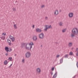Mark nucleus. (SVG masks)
<instances>
[{
    "label": "nucleus",
    "mask_w": 78,
    "mask_h": 78,
    "mask_svg": "<svg viewBox=\"0 0 78 78\" xmlns=\"http://www.w3.org/2000/svg\"><path fill=\"white\" fill-rule=\"evenodd\" d=\"M53 73L52 72H51V75H53Z\"/></svg>",
    "instance_id": "79ce46f5"
},
{
    "label": "nucleus",
    "mask_w": 78,
    "mask_h": 78,
    "mask_svg": "<svg viewBox=\"0 0 78 78\" xmlns=\"http://www.w3.org/2000/svg\"><path fill=\"white\" fill-rule=\"evenodd\" d=\"M33 41H36L37 40V36L35 35L33 37Z\"/></svg>",
    "instance_id": "423d86ee"
},
{
    "label": "nucleus",
    "mask_w": 78,
    "mask_h": 78,
    "mask_svg": "<svg viewBox=\"0 0 78 78\" xmlns=\"http://www.w3.org/2000/svg\"><path fill=\"white\" fill-rule=\"evenodd\" d=\"M66 31V29H64L63 30H62V32L63 33H65Z\"/></svg>",
    "instance_id": "412c9836"
},
{
    "label": "nucleus",
    "mask_w": 78,
    "mask_h": 78,
    "mask_svg": "<svg viewBox=\"0 0 78 78\" xmlns=\"http://www.w3.org/2000/svg\"><path fill=\"white\" fill-rule=\"evenodd\" d=\"M76 56H78V53H76Z\"/></svg>",
    "instance_id": "a19ab883"
},
{
    "label": "nucleus",
    "mask_w": 78,
    "mask_h": 78,
    "mask_svg": "<svg viewBox=\"0 0 78 78\" xmlns=\"http://www.w3.org/2000/svg\"><path fill=\"white\" fill-rule=\"evenodd\" d=\"M57 73V72L56 73H55V74L54 75L52 78H56V76H57V75H56Z\"/></svg>",
    "instance_id": "dca6fc26"
},
{
    "label": "nucleus",
    "mask_w": 78,
    "mask_h": 78,
    "mask_svg": "<svg viewBox=\"0 0 78 78\" xmlns=\"http://www.w3.org/2000/svg\"><path fill=\"white\" fill-rule=\"evenodd\" d=\"M1 39L2 40H5V37L2 35V36H1Z\"/></svg>",
    "instance_id": "f8f14e48"
},
{
    "label": "nucleus",
    "mask_w": 78,
    "mask_h": 78,
    "mask_svg": "<svg viewBox=\"0 0 78 78\" xmlns=\"http://www.w3.org/2000/svg\"><path fill=\"white\" fill-rule=\"evenodd\" d=\"M9 38L10 39H11L12 42H14L15 41V38L14 37L10 35L9 37Z\"/></svg>",
    "instance_id": "39448f33"
},
{
    "label": "nucleus",
    "mask_w": 78,
    "mask_h": 78,
    "mask_svg": "<svg viewBox=\"0 0 78 78\" xmlns=\"http://www.w3.org/2000/svg\"><path fill=\"white\" fill-rule=\"evenodd\" d=\"M32 45H34V43L33 42H31L30 43H27L26 44L24 47L26 50L31 51V48L32 47Z\"/></svg>",
    "instance_id": "f257e3e1"
},
{
    "label": "nucleus",
    "mask_w": 78,
    "mask_h": 78,
    "mask_svg": "<svg viewBox=\"0 0 78 78\" xmlns=\"http://www.w3.org/2000/svg\"><path fill=\"white\" fill-rule=\"evenodd\" d=\"M72 34H71V37H73L75 36V35H77L78 34V30L76 28H74L72 31Z\"/></svg>",
    "instance_id": "f03ea898"
},
{
    "label": "nucleus",
    "mask_w": 78,
    "mask_h": 78,
    "mask_svg": "<svg viewBox=\"0 0 78 78\" xmlns=\"http://www.w3.org/2000/svg\"><path fill=\"white\" fill-rule=\"evenodd\" d=\"M26 44V43H22L21 44V47L22 48H23L24 47H25V45Z\"/></svg>",
    "instance_id": "9b49d317"
},
{
    "label": "nucleus",
    "mask_w": 78,
    "mask_h": 78,
    "mask_svg": "<svg viewBox=\"0 0 78 78\" xmlns=\"http://www.w3.org/2000/svg\"><path fill=\"white\" fill-rule=\"evenodd\" d=\"M75 77H76V76H75L73 78H75Z\"/></svg>",
    "instance_id": "ea45409f"
},
{
    "label": "nucleus",
    "mask_w": 78,
    "mask_h": 78,
    "mask_svg": "<svg viewBox=\"0 0 78 78\" xmlns=\"http://www.w3.org/2000/svg\"><path fill=\"white\" fill-rule=\"evenodd\" d=\"M41 47H42V45H41Z\"/></svg>",
    "instance_id": "a18cd8bd"
},
{
    "label": "nucleus",
    "mask_w": 78,
    "mask_h": 78,
    "mask_svg": "<svg viewBox=\"0 0 78 78\" xmlns=\"http://www.w3.org/2000/svg\"><path fill=\"white\" fill-rule=\"evenodd\" d=\"M22 62H23V63H24L25 62V59H23L22 60Z\"/></svg>",
    "instance_id": "2f4dec72"
},
{
    "label": "nucleus",
    "mask_w": 78,
    "mask_h": 78,
    "mask_svg": "<svg viewBox=\"0 0 78 78\" xmlns=\"http://www.w3.org/2000/svg\"><path fill=\"white\" fill-rule=\"evenodd\" d=\"M59 55H57L56 57L57 58H58L59 57Z\"/></svg>",
    "instance_id": "e433bc0d"
},
{
    "label": "nucleus",
    "mask_w": 78,
    "mask_h": 78,
    "mask_svg": "<svg viewBox=\"0 0 78 78\" xmlns=\"http://www.w3.org/2000/svg\"><path fill=\"white\" fill-rule=\"evenodd\" d=\"M54 69H55V68L54 67H53L51 69V70L52 71H53V70H54Z\"/></svg>",
    "instance_id": "cd10ccee"
},
{
    "label": "nucleus",
    "mask_w": 78,
    "mask_h": 78,
    "mask_svg": "<svg viewBox=\"0 0 78 78\" xmlns=\"http://www.w3.org/2000/svg\"><path fill=\"white\" fill-rule=\"evenodd\" d=\"M12 51V49L11 48H9V51Z\"/></svg>",
    "instance_id": "a878e982"
},
{
    "label": "nucleus",
    "mask_w": 78,
    "mask_h": 78,
    "mask_svg": "<svg viewBox=\"0 0 78 78\" xmlns=\"http://www.w3.org/2000/svg\"><path fill=\"white\" fill-rule=\"evenodd\" d=\"M34 25H33V26H32L33 28H34Z\"/></svg>",
    "instance_id": "f704fd0d"
},
{
    "label": "nucleus",
    "mask_w": 78,
    "mask_h": 78,
    "mask_svg": "<svg viewBox=\"0 0 78 78\" xmlns=\"http://www.w3.org/2000/svg\"><path fill=\"white\" fill-rule=\"evenodd\" d=\"M5 50L8 52V51H9V48H8V47H5Z\"/></svg>",
    "instance_id": "4468645a"
},
{
    "label": "nucleus",
    "mask_w": 78,
    "mask_h": 78,
    "mask_svg": "<svg viewBox=\"0 0 78 78\" xmlns=\"http://www.w3.org/2000/svg\"><path fill=\"white\" fill-rule=\"evenodd\" d=\"M4 64H5V65H6V64H7L8 63V61L6 60L5 61H4Z\"/></svg>",
    "instance_id": "f3484780"
},
{
    "label": "nucleus",
    "mask_w": 78,
    "mask_h": 78,
    "mask_svg": "<svg viewBox=\"0 0 78 78\" xmlns=\"http://www.w3.org/2000/svg\"><path fill=\"white\" fill-rule=\"evenodd\" d=\"M14 27L15 29H16L17 28V27L16 26V24H14Z\"/></svg>",
    "instance_id": "393cba45"
},
{
    "label": "nucleus",
    "mask_w": 78,
    "mask_h": 78,
    "mask_svg": "<svg viewBox=\"0 0 78 78\" xmlns=\"http://www.w3.org/2000/svg\"><path fill=\"white\" fill-rule=\"evenodd\" d=\"M73 44L72 43H69V47H71L72 46Z\"/></svg>",
    "instance_id": "a211bd4d"
},
{
    "label": "nucleus",
    "mask_w": 78,
    "mask_h": 78,
    "mask_svg": "<svg viewBox=\"0 0 78 78\" xmlns=\"http://www.w3.org/2000/svg\"><path fill=\"white\" fill-rule=\"evenodd\" d=\"M67 56H68V55H65V56L64 57V58H67Z\"/></svg>",
    "instance_id": "7c9ffc66"
},
{
    "label": "nucleus",
    "mask_w": 78,
    "mask_h": 78,
    "mask_svg": "<svg viewBox=\"0 0 78 78\" xmlns=\"http://www.w3.org/2000/svg\"><path fill=\"white\" fill-rule=\"evenodd\" d=\"M63 62V58H62L60 60V63H62Z\"/></svg>",
    "instance_id": "4be33fe9"
},
{
    "label": "nucleus",
    "mask_w": 78,
    "mask_h": 78,
    "mask_svg": "<svg viewBox=\"0 0 78 78\" xmlns=\"http://www.w3.org/2000/svg\"><path fill=\"white\" fill-rule=\"evenodd\" d=\"M62 22H60L59 23V25H60V26H62Z\"/></svg>",
    "instance_id": "b1692460"
},
{
    "label": "nucleus",
    "mask_w": 78,
    "mask_h": 78,
    "mask_svg": "<svg viewBox=\"0 0 78 78\" xmlns=\"http://www.w3.org/2000/svg\"><path fill=\"white\" fill-rule=\"evenodd\" d=\"M76 66H77V67L78 68V62H77Z\"/></svg>",
    "instance_id": "473e14b6"
},
{
    "label": "nucleus",
    "mask_w": 78,
    "mask_h": 78,
    "mask_svg": "<svg viewBox=\"0 0 78 78\" xmlns=\"http://www.w3.org/2000/svg\"><path fill=\"white\" fill-rule=\"evenodd\" d=\"M60 12H61V10H60Z\"/></svg>",
    "instance_id": "c03bdc74"
},
{
    "label": "nucleus",
    "mask_w": 78,
    "mask_h": 78,
    "mask_svg": "<svg viewBox=\"0 0 78 78\" xmlns=\"http://www.w3.org/2000/svg\"><path fill=\"white\" fill-rule=\"evenodd\" d=\"M12 64H11V65L10 66H9V67H11V66H12Z\"/></svg>",
    "instance_id": "4c0bfd02"
},
{
    "label": "nucleus",
    "mask_w": 78,
    "mask_h": 78,
    "mask_svg": "<svg viewBox=\"0 0 78 78\" xmlns=\"http://www.w3.org/2000/svg\"><path fill=\"white\" fill-rule=\"evenodd\" d=\"M7 41L8 43H9V45H11V41L9 39L7 40Z\"/></svg>",
    "instance_id": "2eb2a0df"
},
{
    "label": "nucleus",
    "mask_w": 78,
    "mask_h": 78,
    "mask_svg": "<svg viewBox=\"0 0 78 78\" xmlns=\"http://www.w3.org/2000/svg\"><path fill=\"white\" fill-rule=\"evenodd\" d=\"M54 14H55V15H58V10H55L54 13Z\"/></svg>",
    "instance_id": "ddd939ff"
},
{
    "label": "nucleus",
    "mask_w": 78,
    "mask_h": 78,
    "mask_svg": "<svg viewBox=\"0 0 78 78\" xmlns=\"http://www.w3.org/2000/svg\"><path fill=\"white\" fill-rule=\"evenodd\" d=\"M48 25H46L45 26V28L44 29V30L45 31H47V30H48Z\"/></svg>",
    "instance_id": "1a4fd4ad"
},
{
    "label": "nucleus",
    "mask_w": 78,
    "mask_h": 78,
    "mask_svg": "<svg viewBox=\"0 0 78 78\" xmlns=\"http://www.w3.org/2000/svg\"><path fill=\"white\" fill-rule=\"evenodd\" d=\"M47 19H48V17H45V20H47Z\"/></svg>",
    "instance_id": "72a5a7b5"
},
{
    "label": "nucleus",
    "mask_w": 78,
    "mask_h": 78,
    "mask_svg": "<svg viewBox=\"0 0 78 78\" xmlns=\"http://www.w3.org/2000/svg\"><path fill=\"white\" fill-rule=\"evenodd\" d=\"M44 7H45V5H42L41 6V8H44Z\"/></svg>",
    "instance_id": "c756f323"
},
{
    "label": "nucleus",
    "mask_w": 78,
    "mask_h": 78,
    "mask_svg": "<svg viewBox=\"0 0 78 78\" xmlns=\"http://www.w3.org/2000/svg\"><path fill=\"white\" fill-rule=\"evenodd\" d=\"M25 56L27 58H29L31 56V54L30 52L28 51L25 54Z\"/></svg>",
    "instance_id": "7ed1b4c3"
},
{
    "label": "nucleus",
    "mask_w": 78,
    "mask_h": 78,
    "mask_svg": "<svg viewBox=\"0 0 78 78\" xmlns=\"http://www.w3.org/2000/svg\"><path fill=\"white\" fill-rule=\"evenodd\" d=\"M48 29H49L50 28H51L52 27H51V25H50V26H48Z\"/></svg>",
    "instance_id": "5701e85b"
},
{
    "label": "nucleus",
    "mask_w": 78,
    "mask_h": 78,
    "mask_svg": "<svg viewBox=\"0 0 78 78\" xmlns=\"http://www.w3.org/2000/svg\"><path fill=\"white\" fill-rule=\"evenodd\" d=\"M8 53H6V54H5V55H6V56H8Z\"/></svg>",
    "instance_id": "58836bf2"
},
{
    "label": "nucleus",
    "mask_w": 78,
    "mask_h": 78,
    "mask_svg": "<svg viewBox=\"0 0 78 78\" xmlns=\"http://www.w3.org/2000/svg\"><path fill=\"white\" fill-rule=\"evenodd\" d=\"M36 31L37 32H38V33H41V32H42V30L39 29V28H37L36 29Z\"/></svg>",
    "instance_id": "0eeeda50"
},
{
    "label": "nucleus",
    "mask_w": 78,
    "mask_h": 78,
    "mask_svg": "<svg viewBox=\"0 0 78 78\" xmlns=\"http://www.w3.org/2000/svg\"><path fill=\"white\" fill-rule=\"evenodd\" d=\"M12 59V57H9L8 58L9 60H10V61H11V60Z\"/></svg>",
    "instance_id": "bb28decb"
},
{
    "label": "nucleus",
    "mask_w": 78,
    "mask_h": 78,
    "mask_svg": "<svg viewBox=\"0 0 78 78\" xmlns=\"http://www.w3.org/2000/svg\"><path fill=\"white\" fill-rule=\"evenodd\" d=\"M76 51H78V48H76Z\"/></svg>",
    "instance_id": "c9c22d12"
},
{
    "label": "nucleus",
    "mask_w": 78,
    "mask_h": 78,
    "mask_svg": "<svg viewBox=\"0 0 78 78\" xmlns=\"http://www.w3.org/2000/svg\"><path fill=\"white\" fill-rule=\"evenodd\" d=\"M36 71H37L38 73H41V69L39 68H37Z\"/></svg>",
    "instance_id": "9d476101"
},
{
    "label": "nucleus",
    "mask_w": 78,
    "mask_h": 78,
    "mask_svg": "<svg viewBox=\"0 0 78 78\" xmlns=\"http://www.w3.org/2000/svg\"><path fill=\"white\" fill-rule=\"evenodd\" d=\"M6 35V34L5 33H3L2 34V36H5Z\"/></svg>",
    "instance_id": "aec40b11"
},
{
    "label": "nucleus",
    "mask_w": 78,
    "mask_h": 78,
    "mask_svg": "<svg viewBox=\"0 0 78 78\" xmlns=\"http://www.w3.org/2000/svg\"><path fill=\"white\" fill-rule=\"evenodd\" d=\"M39 37L41 39H44V34L43 33H41L40 34L39 36Z\"/></svg>",
    "instance_id": "20e7f679"
},
{
    "label": "nucleus",
    "mask_w": 78,
    "mask_h": 78,
    "mask_svg": "<svg viewBox=\"0 0 78 78\" xmlns=\"http://www.w3.org/2000/svg\"><path fill=\"white\" fill-rule=\"evenodd\" d=\"M13 10L14 11H16V9L14 8H13Z\"/></svg>",
    "instance_id": "c85d7f7f"
},
{
    "label": "nucleus",
    "mask_w": 78,
    "mask_h": 78,
    "mask_svg": "<svg viewBox=\"0 0 78 78\" xmlns=\"http://www.w3.org/2000/svg\"><path fill=\"white\" fill-rule=\"evenodd\" d=\"M69 17H72L73 16V13L72 12L70 13L69 14Z\"/></svg>",
    "instance_id": "6e6552de"
},
{
    "label": "nucleus",
    "mask_w": 78,
    "mask_h": 78,
    "mask_svg": "<svg viewBox=\"0 0 78 78\" xmlns=\"http://www.w3.org/2000/svg\"><path fill=\"white\" fill-rule=\"evenodd\" d=\"M72 49H73V48H72Z\"/></svg>",
    "instance_id": "49530a36"
},
{
    "label": "nucleus",
    "mask_w": 78,
    "mask_h": 78,
    "mask_svg": "<svg viewBox=\"0 0 78 78\" xmlns=\"http://www.w3.org/2000/svg\"><path fill=\"white\" fill-rule=\"evenodd\" d=\"M69 55H70V56H72V55H73V52L72 51H71L69 53Z\"/></svg>",
    "instance_id": "6ab92c4d"
},
{
    "label": "nucleus",
    "mask_w": 78,
    "mask_h": 78,
    "mask_svg": "<svg viewBox=\"0 0 78 78\" xmlns=\"http://www.w3.org/2000/svg\"><path fill=\"white\" fill-rule=\"evenodd\" d=\"M17 55L16 54H15V56H16Z\"/></svg>",
    "instance_id": "37998d69"
}]
</instances>
